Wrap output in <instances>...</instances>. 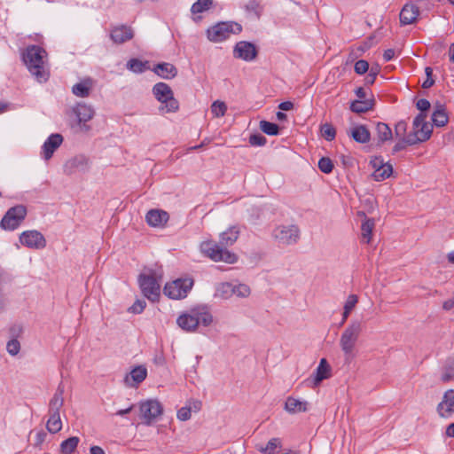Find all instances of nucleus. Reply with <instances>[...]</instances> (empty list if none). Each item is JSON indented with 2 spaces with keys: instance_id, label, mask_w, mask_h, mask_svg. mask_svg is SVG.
I'll return each mask as SVG.
<instances>
[{
  "instance_id": "nucleus-1",
  "label": "nucleus",
  "mask_w": 454,
  "mask_h": 454,
  "mask_svg": "<svg viewBox=\"0 0 454 454\" xmlns=\"http://www.w3.org/2000/svg\"><path fill=\"white\" fill-rule=\"evenodd\" d=\"M239 237V231L236 227H231L222 232L219 238V243L213 240L202 241L200 245V250L202 254L214 262H223L233 264L238 261V256L227 250L225 247L233 245Z\"/></svg>"
},
{
  "instance_id": "nucleus-2",
  "label": "nucleus",
  "mask_w": 454,
  "mask_h": 454,
  "mask_svg": "<svg viewBox=\"0 0 454 454\" xmlns=\"http://www.w3.org/2000/svg\"><path fill=\"white\" fill-rule=\"evenodd\" d=\"M46 58L47 52L37 45L28 46L23 53L25 65L39 82H46L50 75Z\"/></svg>"
},
{
  "instance_id": "nucleus-3",
  "label": "nucleus",
  "mask_w": 454,
  "mask_h": 454,
  "mask_svg": "<svg viewBox=\"0 0 454 454\" xmlns=\"http://www.w3.org/2000/svg\"><path fill=\"white\" fill-rule=\"evenodd\" d=\"M362 331V322L359 320H352L341 333L339 345L346 363H350L356 357V344Z\"/></svg>"
},
{
  "instance_id": "nucleus-4",
  "label": "nucleus",
  "mask_w": 454,
  "mask_h": 454,
  "mask_svg": "<svg viewBox=\"0 0 454 454\" xmlns=\"http://www.w3.org/2000/svg\"><path fill=\"white\" fill-rule=\"evenodd\" d=\"M200 323L204 326L210 325L213 323V316L205 310L191 309L176 318L177 325L187 333L195 332Z\"/></svg>"
},
{
  "instance_id": "nucleus-5",
  "label": "nucleus",
  "mask_w": 454,
  "mask_h": 454,
  "mask_svg": "<svg viewBox=\"0 0 454 454\" xmlns=\"http://www.w3.org/2000/svg\"><path fill=\"white\" fill-rule=\"evenodd\" d=\"M242 31V26L234 21H221L211 27L207 31V38L215 43H222L229 39L232 35H238Z\"/></svg>"
},
{
  "instance_id": "nucleus-6",
  "label": "nucleus",
  "mask_w": 454,
  "mask_h": 454,
  "mask_svg": "<svg viewBox=\"0 0 454 454\" xmlns=\"http://www.w3.org/2000/svg\"><path fill=\"white\" fill-rule=\"evenodd\" d=\"M153 94L162 104L160 111L175 113L179 108L178 101L174 98L171 88L165 82H158L153 87Z\"/></svg>"
},
{
  "instance_id": "nucleus-7",
  "label": "nucleus",
  "mask_w": 454,
  "mask_h": 454,
  "mask_svg": "<svg viewBox=\"0 0 454 454\" xmlns=\"http://www.w3.org/2000/svg\"><path fill=\"white\" fill-rule=\"evenodd\" d=\"M427 114L420 113L413 120V130L409 133L411 144H418L428 140L432 134V126L426 121Z\"/></svg>"
},
{
  "instance_id": "nucleus-8",
  "label": "nucleus",
  "mask_w": 454,
  "mask_h": 454,
  "mask_svg": "<svg viewBox=\"0 0 454 454\" xmlns=\"http://www.w3.org/2000/svg\"><path fill=\"white\" fill-rule=\"evenodd\" d=\"M138 283L143 294L149 300L156 301L160 293V279H158L154 272L149 274L141 273Z\"/></svg>"
},
{
  "instance_id": "nucleus-9",
  "label": "nucleus",
  "mask_w": 454,
  "mask_h": 454,
  "mask_svg": "<svg viewBox=\"0 0 454 454\" xmlns=\"http://www.w3.org/2000/svg\"><path fill=\"white\" fill-rule=\"evenodd\" d=\"M163 412L160 403L157 400L149 399L139 403V418L145 425L155 422Z\"/></svg>"
},
{
  "instance_id": "nucleus-10",
  "label": "nucleus",
  "mask_w": 454,
  "mask_h": 454,
  "mask_svg": "<svg viewBox=\"0 0 454 454\" xmlns=\"http://www.w3.org/2000/svg\"><path fill=\"white\" fill-rule=\"evenodd\" d=\"M272 237L279 244L294 245L300 239V229L295 224L278 225L272 231Z\"/></svg>"
},
{
  "instance_id": "nucleus-11",
  "label": "nucleus",
  "mask_w": 454,
  "mask_h": 454,
  "mask_svg": "<svg viewBox=\"0 0 454 454\" xmlns=\"http://www.w3.org/2000/svg\"><path fill=\"white\" fill-rule=\"evenodd\" d=\"M27 215V208L23 205H17L7 210L0 222V226L5 231H14L23 222Z\"/></svg>"
},
{
  "instance_id": "nucleus-12",
  "label": "nucleus",
  "mask_w": 454,
  "mask_h": 454,
  "mask_svg": "<svg viewBox=\"0 0 454 454\" xmlns=\"http://www.w3.org/2000/svg\"><path fill=\"white\" fill-rule=\"evenodd\" d=\"M193 286L192 278H179L170 283H167L164 286V294L168 297L179 300L187 296L188 292Z\"/></svg>"
},
{
  "instance_id": "nucleus-13",
  "label": "nucleus",
  "mask_w": 454,
  "mask_h": 454,
  "mask_svg": "<svg viewBox=\"0 0 454 454\" xmlns=\"http://www.w3.org/2000/svg\"><path fill=\"white\" fill-rule=\"evenodd\" d=\"M20 242L32 249H43L46 247L43 235L35 230L25 231L20 235Z\"/></svg>"
},
{
  "instance_id": "nucleus-14",
  "label": "nucleus",
  "mask_w": 454,
  "mask_h": 454,
  "mask_svg": "<svg viewBox=\"0 0 454 454\" xmlns=\"http://www.w3.org/2000/svg\"><path fill=\"white\" fill-rule=\"evenodd\" d=\"M71 112L76 117L81 129L88 130L89 127L86 125V122L90 121L95 114L93 107L85 103H77L71 108Z\"/></svg>"
},
{
  "instance_id": "nucleus-15",
  "label": "nucleus",
  "mask_w": 454,
  "mask_h": 454,
  "mask_svg": "<svg viewBox=\"0 0 454 454\" xmlns=\"http://www.w3.org/2000/svg\"><path fill=\"white\" fill-rule=\"evenodd\" d=\"M257 56V50L254 44L247 41H240L236 43L233 49V57L244 61H252Z\"/></svg>"
},
{
  "instance_id": "nucleus-16",
  "label": "nucleus",
  "mask_w": 454,
  "mask_h": 454,
  "mask_svg": "<svg viewBox=\"0 0 454 454\" xmlns=\"http://www.w3.org/2000/svg\"><path fill=\"white\" fill-rule=\"evenodd\" d=\"M438 415L442 419H450L454 412V389L447 390L436 407Z\"/></svg>"
},
{
  "instance_id": "nucleus-17",
  "label": "nucleus",
  "mask_w": 454,
  "mask_h": 454,
  "mask_svg": "<svg viewBox=\"0 0 454 454\" xmlns=\"http://www.w3.org/2000/svg\"><path fill=\"white\" fill-rule=\"evenodd\" d=\"M89 168V159L84 155L74 156L67 160L63 166L66 175H72L76 171L85 172Z\"/></svg>"
},
{
  "instance_id": "nucleus-18",
  "label": "nucleus",
  "mask_w": 454,
  "mask_h": 454,
  "mask_svg": "<svg viewBox=\"0 0 454 454\" xmlns=\"http://www.w3.org/2000/svg\"><path fill=\"white\" fill-rule=\"evenodd\" d=\"M147 377V369L145 365L134 367L124 377V385L128 387H137Z\"/></svg>"
},
{
  "instance_id": "nucleus-19",
  "label": "nucleus",
  "mask_w": 454,
  "mask_h": 454,
  "mask_svg": "<svg viewBox=\"0 0 454 454\" xmlns=\"http://www.w3.org/2000/svg\"><path fill=\"white\" fill-rule=\"evenodd\" d=\"M332 368L325 358L319 361L314 374L308 380L313 387H317L321 381L331 377Z\"/></svg>"
},
{
  "instance_id": "nucleus-20",
  "label": "nucleus",
  "mask_w": 454,
  "mask_h": 454,
  "mask_svg": "<svg viewBox=\"0 0 454 454\" xmlns=\"http://www.w3.org/2000/svg\"><path fill=\"white\" fill-rule=\"evenodd\" d=\"M63 143V137L59 133L51 134L42 146V156L45 160H49L55 151Z\"/></svg>"
},
{
  "instance_id": "nucleus-21",
  "label": "nucleus",
  "mask_w": 454,
  "mask_h": 454,
  "mask_svg": "<svg viewBox=\"0 0 454 454\" xmlns=\"http://www.w3.org/2000/svg\"><path fill=\"white\" fill-rule=\"evenodd\" d=\"M134 32L130 27L121 25L111 30L110 37L114 43H124L133 38Z\"/></svg>"
},
{
  "instance_id": "nucleus-22",
  "label": "nucleus",
  "mask_w": 454,
  "mask_h": 454,
  "mask_svg": "<svg viewBox=\"0 0 454 454\" xmlns=\"http://www.w3.org/2000/svg\"><path fill=\"white\" fill-rule=\"evenodd\" d=\"M419 10L413 3L406 4L400 12V22L403 25H410L417 20Z\"/></svg>"
},
{
  "instance_id": "nucleus-23",
  "label": "nucleus",
  "mask_w": 454,
  "mask_h": 454,
  "mask_svg": "<svg viewBox=\"0 0 454 454\" xmlns=\"http://www.w3.org/2000/svg\"><path fill=\"white\" fill-rule=\"evenodd\" d=\"M145 220L149 225L160 227L168 222V215L163 210L151 209L147 212Z\"/></svg>"
},
{
  "instance_id": "nucleus-24",
  "label": "nucleus",
  "mask_w": 454,
  "mask_h": 454,
  "mask_svg": "<svg viewBox=\"0 0 454 454\" xmlns=\"http://www.w3.org/2000/svg\"><path fill=\"white\" fill-rule=\"evenodd\" d=\"M348 135L359 144H366L371 139V133L364 125H356L351 128L348 131Z\"/></svg>"
},
{
  "instance_id": "nucleus-25",
  "label": "nucleus",
  "mask_w": 454,
  "mask_h": 454,
  "mask_svg": "<svg viewBox=\"0 0 454 454\" xmlns=\"http://www.w3.org/2000/svg\"><path fill=\"white\" fill-rule=\"evenodd\" d=\"M64 387L59 385L55 394L49 403V414H59L60 409L64 404Z\"/></svg>"
},
{
  "instance_id": "nucleus-26",
  "label": "nucleus",
  "mask_w": 454,
  "mask_h": 454,
  "mask_svg": "<svg viewBox=\"0 0 454 454\" xmlns=\"http://www.w3.org/2000/svg\"><path fill=\"white\" fill-rule=\"evenodd\" d=\"M93 87V81L90 78H86L75 83L72 87L74 95L79 98H87L90 96Z\"/></svg>"
},
{
  "instance_id": "nucleus-27",
  "label": "nucleus",
  "mask_w": 454,
  "mask_h": 454,
  "mask_svg": "<svg viewBox=\"0 0 454 454\" xmlns=\"http://www.w3.org/2000/svg\"><path fill=\"white\" fill-rule=\"evenodd\" d=\"M308 409V403L294 397H287L285 403V410L291 414L304 412Z\"/></svg>"
},
{
  "instance_id": "nucleus-28",
  "label": "nucleus",
  "mask_w": 454,
  "mask_h": 454,
  "mask_svg": "<svg viewBox=\"0 0 454 454\" xmlns=\"http://www.w3.org/2000/svg\"><path fill=\"white\" fill-rule=\"evenodd\" d=\"M153 71L163 79H172L177 74V69L176 67L173 64L167 62L156 65Z\"/></svg>"
},
{
  "instance_id": "nucleus-29",
  "label": "nucleus",
  "mask_w": 454,
  "mask_h": 454,
  "mask_svg": "<svg viewBox=\"0 0 454 454\" xmlns=\"http://www.w3.org/2000/svg\"><path fill=\"white\" fill-rule=\"evenodd\" d=\"M373 105V99H358L351 103L350 109L354 113L362 114L372 109Z\"/></svg>"
},
{
  "instance_id": "nucleus-30",
  "label": "nucleus",
  "mask_w": 454,
  "mask_h": 454,
  "mask_svg": "<svg viewBox=\"0 0 454 454\" xmlns=\"http://www.w3.org/2000/svg\"><path fill=\"white\" fill-rule=\"evenodd\" d=\"M281 448V439L278 437L271 438L266 445L258 444L256 449L263 454H274L277 450Z\"/></svg>"
},
{
  "instance_id": "nucleus-31",
  "label": "nucleus",
  "mask_w": 454,
  "mask_h": 454,
  "mask_svg": "<svg viewBox=\"0 0 454 454\" xmlns=\"http://www.w3.org/2000/svg\"><path fill=\"white\" fill-rule=\"evenodd\" d=\"M358 302V297L356 294H349L345 301V304L343 306V313H342V318L340 325H343L348 317H349L350 312L353 310V309L356 307V303Z\"/></svg>"
},
{
  "instance_id": "nucleus-32",
  "label": "nucleus",
  "mask_w": 454,
  "mask_h": 454,
  "mask_svg": "<svg viewBox=\"0 0 454 454\" xmlns=\"http://www.w3.org/2000/svg\"><path fill=\"white\" fill-rule=\"evenodd\" d=\"M376 134L380 143L391 140L393 134L387 124L379 122L376 125Z\"/></svg>"
},
{
  "instance_id": "nucleus-33",
  "label": "nucleus",
  "mask_w": 454,
  "mask_h": 454,
  "mask_svg": "<svg viewBox=\"0 0 454 454\" xmlns=\"http://www.w3.org/2000/svg\"><path fill=\"white\" fill-rule=\"evenodd\" d=\"M233 285L224 282L217 285L215 296L222 299H229L232 296Z\"/></svg>"
},
{
  "instance_id": "nucleus-34",
  "label": "nucleus",
  "mask_w": 454,
  "mask_h": 454,
  "mask_svg": "<svg viewBox=\"0 0 454 454\" xmlns=\"http://www.w3.org/2000/svg\"><path fill=\"white\" fill-rule=\"evenodd\" d=\"M80 440L77 436L67 438L61 442L60 452L62 454H72L75 450Z\"/></svg>"
},
{
  "instance_id": "nucleus-35",
  "label": "nucleus",
  "mask_w": 454,
  "mask_h": 454,
  "mask_svg": "<svg viewBox=\"0 0 454 454\" xmlns=\"http://www.w3.org/2000/svg\"><path fill=\"white\" fill-rule=\"evenodd\" d=\"M47 429L51 434L59 432L62 428V422L59 414H49V419L47 421Z\"/></svg>"
},
{
  "instance_id": "nucleus-36",
  "label": "nucleus",
  "mask_w": 454,
  "mask_h": 454,
  "mask_svg": "<svg viewBox=\"0 0 454 454\" xmlns=\"http://www.w3.org/2000/svg\"><path fill=\"white\" fill-rule=\"evenodd\" d=\"M441 380L443 382L454 380V359H447L441 375Z\"/></svg>"
},
{
  "instance_id": "nucleus-37",
  "label": "nucleus",
  "mask_w": 454,
  "mask_h": 454,
  "mask_svg": "<svg viewBox=\"0 0 454 454\" xmlns=\"http://www.w3.org/2000/svg\"><path fill=\"white\" fill-rule=\"evenodd\" d=\"M375 223L373 219H366L361 226L362 237L365 239L366 243H369L372 239V230Z\"/></svg>"
},
{
  "instance_id": "nucleus-38",
  "label": "nucleus",
  "mask_w": 454,
  "mask_h": 454,
  "mask_svg": "<svg viewBox=\"0 0 454 454\" xmlns=\"http://www.w3.org/2000/svg\"><path fill=\"white\" fill-rule=\"evenodd\" d=\"M393 173V167L389 163L384 168H380V171H373L372 177L374 181L380 182L388 178Z\"/></svg>"
},
{
  "instance_id": "nucleus-39",
  "label": "nucleus",
  "mask_w": 454,
  "mask_h": 454,
  "mask_svg": "<svg viewBox=\"0 0 454 454\" xmlns=\"http://www.w3.org/2000/svg\"><path fill=\"white\" fill-rule=\"evenodd\" d=\"M432 121L437 127H443L448 122V115L443 109H437L432 114Z\"/></svg>"
},
{
  "instance_id": "nucleus-40",
  "label": "nucleus",
  "mask_w": 454,
  "mask_h": 454,
  "mask_svg": "<svg viewBox=\"0 0 454 454\" xmlns=\"http://www.w3.org/2000/svg\"><path fill=\"white\" fill-rule=\"evenodd\" d=\"M147 63L148 62H143L137 59H131L128 61L127 67L134 73L141 74L148 68L146 67Z\"/></svg>"
},
{
  "instance_id": "nucleus-41",
  "label": "nucleus",
  "mask_w": 454,
  "mask_h": 454,
  "mask_svg": "<svg viewBox=\"0 0 454 454\" xmlns=\"http://www.w3.org/2000/svg\"><path fill=\"white\" fill-rule=\"evenodd\" d=\"M227 111V106L223 101L215 100L211 105V113L213 117L219 118L223 117Z\"/></svg>"
},
{
  "instance_id": "nucleus-42",
  "label": "nucleus",
  "mask_w": 454,
  "mask_h": 454,
  "mask_svg": "<svg viewBox=\"0 0 454 454\" xmlns=\"http://www.w3.org/2000/svg\"><path fill=\"white\" fill-rule=\"evenodd\" d=\"M213 4V0H198L191 8L192 13H201L207 11Z\"/></svg>"
},
{
  "instance_id": "nucleus-43",
  "label": "nucleus",
  "mask_w": 454,
  "mask_h": 454,
  "mask_svg": "<svg viewBox=\"0 0 454 454\" xmlns=\"http://www.w3.org/2000/svg\"><path fill=\"white\" fill-rule=\"evenodd\" d=\"M259 126L261 130L267 135L276 136L278 134V126L276 123L261 121Z\"/></svg>"
},
{
  "instance_id": "nucleus-44",
  "label": "nucleus",
  "mask_w": 454,
  "mask_h": 454,
  "mask_svg": "<svg viewBox=\"0 0 454 454\" xmlns=\"http://www.w3.org/2000/svg\"><path fill=\"white\" fill-rule=\"evenodd\" d=\"M250 288L245 284L233 285L232 296L235 295L239 298H247L250 295Z\"/></svg>"
},
{
  "instance_id": "nucleus-45",
  "label": "nucleus",
  "mask_w": 454,
  "mask_h": 454,
  "mask_svg": "<svg viewBox=\"0 0 454 454\" xmlns=\"http://www.w3.org/2000/svg\"><path fill=\"white\" fill-rule=\"evenodd\" d=\"M322 136L327 141H333L336 137V130L332 124L325 123L321 126Z\"/></svg>"
},
{
  "instance_id": "nucleus-46",
  "label": "nucleus",
  "mask_w": 454,
  "mask_h": 454,
  "mask_svg": "<svg viewBox=\"0 0 454 454\" xmlns=\"http://www.w3.org/2000/svg\"><path fill=\"white\" fill-rule=\"evenodd\" d=\"M333 161L327 158V157H323L321 158L319 160H318V168L325 173V174H329L332 172L333 170Z\"/></svg>"
},
{
  "instance_id": "nucleus-47",
  "label": "nucleus",
  "mask_w": 454,
  "mask_h": 454,
  "mask_svg": "<svg viewBox=\"0 0 454 454\" xmlns=\"http://www.w3.org/2000/svg\"><path fill=\"white\" fill-rule=\"evenodd\" d=\"M407 122L404 121H398L395 126V135L398 138L406 137Z\"/></svg>"
},
{
  "instance_id": "nucleus-48",
  "label": "nucleus",
  "mask_w": 454,
  "mask_h": 454,
  "mask_svg": "<svg viewBox=\"0 0 454 454\" xmlns=\"http://www.w3.org/2000/svg\"><path fill=\"white\" fill-rule=\"evenodd\" d=\"M6 349L11 356H16L20 350V344L16 339H12L7 342Z\"/></svg>"
},
{
  "instance_id": "nucleus-49",
  "label": "nucleus",
  "mask_w": 454,
  "mask_h": 454,
  "mask_svg": "<svg viewBox=\"0 0 454 454\" xmlns=\"http://www.w3.org/2000/svg\"><path fill=\"white\" fill-rule=\"evenodd\" d=\"M410 140V135L408 134L406 137L400 138V140L394 145L393 147V153H395L399 151L403 150L407 145H413L414 144H411L408 142Z\"/></svg>"
},
{
  "instance_id": "nucleus-50",
  "label": "nucleus",
  "mask_w": 454,
  "mask_h": 454,
  "mask_svg": "<svg viewBox=\"0 0 454 454\" xmlns=\"http://www.w3.org/2000/svg\"><path fill=\"white\" fill-rule=\"evenodd\" d=\"M266 138L262 134H253L249 137V143L254 146H262L266 144Z\"/></svg>"
},
{
  "instance_id": "nucleus-51",
  "label": "nucleus",
  "mask_w": 454,
  "mask_h": 454,
  "mask_svg": "<svg viewBox=\"0 0 454 454\" xmlns=\"http://www.w3.org/2000/svg\"><path fill=\"white\" fill-rule=\"evenodd\" d=\"M387 164H389V162H385L383 158L378 156L372 158L370 160V165L374 171H380V168H384Z\"/></svg>"
},
{
  "instance_id": "nucleus-52",
  "label": "nucleus",
  "mask_w": 454,
  "mask_h": 454,
  "mask_svg": "<svg viewBox=\"0 0 454 454\" xmlns=\"http://www.w3.org/2000/svg\"><path fill=\"white\" fill-rule=\"evenodd\" d=\"M355 72L358 74H364L369 69V64L366 60L360 59L355 64Z\"/></svg>"
},
{
  "instance_id": "nucleus-53",
  "label": "nucleus",
  "mask_w": 454,
  "mask_h": 454,
  "mask_svg": "<svg viewBox=\"0 0 454 454\" xmlns=\"http://www.w3.org/2000/svg\"><path fill=\"white\" fill-rule=\"evenodd\" d=\"M146 306V302L144 300H137L134 304L129 309V311L136 314L143 312Z\"/></svg>"
},
{
  "instance_id": "nucleus-54",
  "label": "nucleus",
  "mask_w": 454,
  "mask_h": 454,
  "mask_svg": "<svg viewBox=\"0 0 454 454\" xmlns=\"http://www.w3.org/2000/svg\"><path fill=\"white\" fill-rule=\"evenodd\" d=\"M192 412L189 408L185 405L177 411V419L181 421H186L191 419Z\"/></svg>"
},
{
  "instance_id": "nucleus-55",
  "label": "nucleus",
  "mask_w": 454,
  "mask_h": 454,
  "mask_svg": "<svg viewBox=\"0 0 454 454\" xmlns=\"http://www.w3.org/2000/svg\"><path fill=\"white\" fill-rule=\"evenodd\" d=\"M186 406L189 408L191 412H199L201 410L202 403L199 400H191L188 402Z\"/></svg>"
},
{
  "instance_id": "nucleus-56",
  "label": "nucleus",
  "mask_w": 454,
  "mask_h": 454,
  "mask_svg": "<svg viewBox=\"0 0 454 454\" xmlns=\"http://www.w3.org/2000/svg\"><path fill=\"white\" fill-rule=\"evenodd\" d=\"M416 106L421 113L425 114L424 112L430 108V102L427 99L421 98L417 101Z\"/></svg>"
},
{
  "instance_id": "nucleus-57",
  "label": "nucleus",
  "mask_w": 454,
  "mask_h": 454,
  "mask_svg": "<svg viewBox=\"0 0 454 454\" xmlns=\"http://www.w3.org/2000/svg\"><path fill=\"white\" fill-rule=\"evenodd\" d=\"M380 71V68L379 67H372L368 74V75L366 76V82L367 83H370V84H372L375 81V78H376V75L378 74Z\"/></svg>"
},
{
  "instance_id": "nucleus-58",
  "label": "nucleus",
  "mask_w": 454,
  "mask_h": 454,
  "mask_svg": "<svg viewBox=\"0 0 454 454\" xmlns=\"http://www.w3.org/2000/svg\"><path fill=\"white\" fill-rule=\"evenodd\" d=\"M278 108L281 111H290L294 108V104L291 101H285L278 105Z\"/></svg>"
},
{
  "instance_id": "nucleus-59",
  "label": "nucleus",
  "mask_w": 454,
  "mask_h": 454,
  "mask_svg": "<svg viewBox=\"0 0 454 454\" xmlns=\"http://www.w3.org/2000/svg\"><path fill=\"white\" fill-rule=\"evenodd\" d=\"M454 308V296L447 301H445L442 304V309L444 310H450Z\"/></svg>"
},
{
  "instance_id": "nucleus-60",
  "label": "nucleus",
  "mask_w": 454,
  "mask_h": 454,
  "mask_svg": "<svg viewBox=\"0 0 454 454\" xmlns=\"http://www.w3.org/2000/svg\"><path fill=\"white\" fill-rule=\"evenodd\" d=\"M394 56L395 51L392 49H387L383 53V59L386 62L391 60L394 58Z\"/></svg>"
},
{
  "instance_id": "nucleus-61",
  "label": "nucleus",
  "mask_w": 454,
  "mask_h": 454,
  "mask_svg": "<svg viewBox=\"0 0 454 454\" xmlns=\"http://www.w3.org/2000/svg\"><path fill=\"white\" fill-rule=\"evenodd\" d=\"M90 454H106L105 450L99 446H92L90 449Z\"/></svg>"
},
{
  "instance_id": "nucleus-62",
  "label": "nucleus",
  "mask_w": 454,
  "mask_h": 454,
  "mask_svg": "<svg viewBox=\"0 0 454 454\" xmlns=\"http://www.w3.org/2000/svg\"><path fill=\"white\" fill-rule=\"evenodd\" d=\"M356 95L359 99H365L366 93L364 88L359 87L356 90Z\"/></svg>"
},
{
  "instance_id": "nucleus-63",
  "label": "nucleus",
  "mask_w": 454,
  "mask_h": 454,
  "mask_svg": "<svg viewBox=\"0 0 454 454\" xmlns=\"http://www.w3.org/2000/svg\"><path fill=\"white\" fill-rule=\"evenodd\" d=\"M446 435L448 437H454V422L450 424L446 428Z\"/></svg>"
},
{
  "instance_id": "nucleus-64",
  "label": "nucleus",
  "mask_w": 454,
  "mask_h": 454,
  "mask_svg": "<svg viewBox=\"0 0 454 454\" xmlns=\"http://www.w3.org/2000/svg\"><path fill=\"white\" fill-rule=\"evenodd\" d=\"M434 83V81L432 78H427L424 82L422 83V87L424 89H428L432 87Z\"/></svg>"
}]
</instances>
